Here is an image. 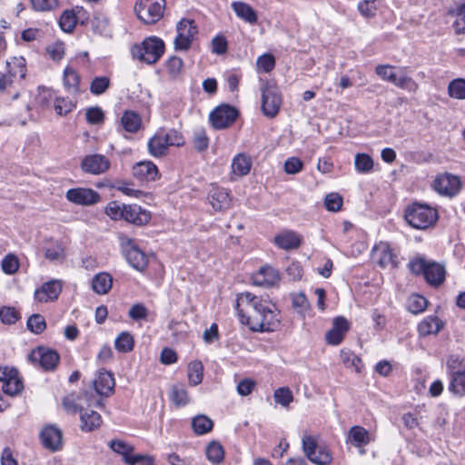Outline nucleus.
I'll list each match as a JSON object with an SVG mask.
<instances>
[{"label": "nucleus", "instance_id": "f257e3e1", "mask_svg": "<svg viewBox=\"0 0 465 465\" xmlns=\"http://www.w3.org/2000/svg\"><path fill=\"white\" fill-rule=\"evenodd\" d=\"M235 310L240 322L252 331H274L280 327L279 312L271 308L267 300L249 292L238 295Z\"/></svg>", "mask_w": 465, "mask_h": 465}, {"label": "nucleus", "instance_id": "f03ea898", "mask_svg": "<svg viewBox=\"0 0 465 465\" xmlns=\"http://www.w3.org/2000/svg\"><path fill=\"white\" fill-rule=\"evenodd\" d=\"M406 222L413 228L425 230L438 221V212L426 203H412L404 213Z\"/></svg>", "mask_w": 465, "mask_h": 465}, {"label": "nucleus", "instance_id": "7ed1b4c3", "mask_svg": "<svg viewBox=\"0 0 465 465\" xmlns=\"http://www.w3.org/2000/svg\"><path fill=\"white\" fill-rule=\"evenodd\" d=\"M410 270L414 274H423L426 282L432 286H440L445 280V267L436 262L420 257L410 262Z\"/></svg>", "mask_w": 465, "mask_h": 465}, {"label": "nucleus", "instance_id": "20e7f679", "mask_svg": "<svg viewBox=\"0 0 465 465\" xmlns=\"http://www.w3.org/2000/svg\"><path fill=\"white\" fill-rule=\"evenodd\" d=\"M164 52V43L158 37H148L143 40L141 45H134L132 48V54L134 58L146 64L156 63Z\"/></svg>", "mask_w": 465, "mask_h": 465}, {"label": "nucleus", "instance_id": "39448f33", "mask_svg": "<svg viewBox=\"0 0 465 465\" xmlns=\"http://www.w3.org/2000/svg\"><path fill=\"white\" fill-rule=\"evenodd\" d=\"M376 74L384 81L390 82L399 88L415 93L418 90V84L405 73L404 68L393 71L389 64H380L375 68Z\"/></svg>", "mask_w": 465, "mask_h": 465}, {"label": "nucleus", "instance_id": "423d86ee", "mask_svg": "<svg viewBox=\"0 0 465 465\" xmlns=\"http://www.w3.org/2000/svg\"><path fill=\"white\" fill-rule=\"evenodd\" d=\"M165 5V0H137L134 12L143 23L153 25L163 18Z\"/></svg>", "mask_w": 465, "mask_h": 465}, {"label": "nucleus", "instance_id": "0eeeda50", "mask_svg": "<svg viewBox=\"0 0 465 465\" xmlns=\"http://www.w3.org/2000/svg\"><path fill=\"white\" fill-rule=\"evenodd\" d=\"M118 239L128 263L137 271H143L148 263L146 255L125 234L119 233Z\"/></svg>", "mask_w": 465, "mask_h": 465}, {"label": "nucleus", "instance_id": "6e6552de", "mask_svg": "<svg viewBox=\"0 0 465 465\" xmlns=\"http://www.w3.org/2000/svg\"><path fill=\"white\" fill-rule=\"evenodd\" d=\"M177 35L173 44L176 50L186 51L193 43V38L198 34L197 26L193 20L182 19L176 25Z\"/></svg>", "mask_w": 465, "mask_h": 465}, {"label": "nucleus", "instance_id": "1a4fd4ad", "mask_svg": "<svg viewBox=\"0 0 465 465\" xmlns=\"http://www.w3.org/2000/svg\"><path fill=\"white\" fill-rule=\"evenodd\" d=\"M262 93V112L269 117H275L281 108L282 96L279 90L268 84L261 88Z\"/></svg>", "mask_w": 465, "mask_h": 465}, {"label": "nucleus", "instance_id": "9d476101", "mask_svg": "<svg viewBox=\"0 0 465 465\" xmlns=\"http://www.w3.org/2000/svg\"><path fill=\"white\" fill-rule=\"evenodd\" d=\"M238 117V111L232 105L221 104L214 108L209 120L214 129H224L232 125Z\"/></svg>", "mask_w": 465, "mask_h": 465}, {"label": "nucleus", "instance_id": "9b49d317", "mask_svg": "<svg viewBox=\"0 0 465 465\" xmlns=\"http://www.w3.org/2000/svg\"><path fill=\"white\" fill-rule=\"evenodd\" d=\"M460 185V178L448 173L439 174L433 182V189L439 194L449 197L456 195Z\"/></svg>", "mask_w": 465, "mask_h": 465}, {"label": "nucleus", "instance_id": "f8f14e48", "mask_svg": "<svg viewBox=\"0 0 465 465\" xmlns=\"http://www.w3.org/2000/svg\"><path fill=\"white\" fill-rule=\"evenodd\" d=\"M28 359L32 362H38L45 371H53L58 364L60 357L54 350L38 347L29 354Z\"/></svg>", "mask_w": 465, "mask_h": 465}, {"label": "nucleus", "instance_id": "ddd939ff", "mask_svg": "<svg viewBox=\"0 0 465 465\" xmlns=\"http://www.w3.org/2000/svg\"><path fill=\"white\" fill-rule=\"evenodd\" d=\"M111 163L107 157L102 154L94 153L84 157L81 162V169L84 173L99 175L110 168Z\"/></svg>", "mask_w": 465, "mask_h": 465}, {"label": "nucleus", "instance_id": "4468645a", "mask_svg": "<svg viewBox=\"0 0 465 465\" xmlns=\"http://www.w3.org/2000/svg\"><path fill=\"white\" fill-rule=\"evenodd\" d=\"M66 199L77 205H93L97 203L101 197L100 194L90 188H72L65 193Z\"/></svg>", "mask_w": 465, "mask_h": 465}, {"label": "nucleus", "instance_id": "2eb2a0df", "mask_svg": "<svg viewBox=\"0 0 465 465\" xmlns=\"http://www.w3.org/2000/svg\"><path fill=\"white\" fill-rule=\"evenodd\" d=\"M372 259L381 268L398 266L397 256L387 242H380L372 250Z\"/></svg>", "mask_w": 465, "mask_h": 465}, {"label": "nucleus", "instance_id": "dca6fc26", "mask_svg": "<svg viewBox=\"0 0 465 465\" xmlns=\"http://www.w3.org/2000/svg\"><path fill=\"white\" fill-rule=\"evenodd\" d=\"M208 201L215 211L223 212L230 208L231 197L228 190L211 184L207 194Z\"/></svg>", "mask_w": 465, "mask_h": 465}, {"label": "nucleus", "instance_id": "f3484780", "mask_svg": "<svg viewBox=\"0 0 465 465\" xmlns=\"http://www.w3.org/2000/svg\"><path fill=\"white\" fill-rule=\"evenodd\" d=\"M114 385L113 374L104 370L98 371L93 381L94 389L101 397H109L114 392Z\"/></svg>", "mask_w": 465, "mask_h": 465}, {"label": "nucleus", "instance_id": "a211bd4d", "mask_svg": "<svg viewBox=\"0 0 465 465\" xmlns=\"http://www.w3.org/2000/svg\"><path fill=\"white\" fill-rule=\"evenodd\" d=\"M349 329L350 323L344 317H336L333 320L332 328L325 334L326 342L330 345H339Z\"/></svg>", "mask_w": 465, "mask_h": 465}, {"label": "nucleus", "instance_id": "6ab92c4d", "mask_svg": "<svg viewBox=\"0 0 465 465\" xmlns=\"http://www.w3.org/2000/svg\"><path fill=\"white\" fill-rule=\"evenodd\" d=\"M62 291V283L58 280H52L44 283L35 292V299L39 302H48L57 300Z\"/></svg>", "mask_w": 465, "mask_h": 465}, {"label": "nucleus", "instance_id": "aec40b11", "mask_svg": "<svg viewBox=\"0 0 465 465\" xmlns=\"http://www.w3.org/2000/svg\"><path fill=\"white\" fill-rule=\"evenodd\" d=\"M124 208V220L129 223L136 226H143L147 224L151 220L150 212L143 209L138 204H126V207Z\"/></svg>", "mask_w": 465, "mask_h": 465}, {"label": "nucleus", "instance_id": "412c9836", "mask_svg": "<svg viewBox=\"0 0 465 465\" xmlns=\"http://www.w3.org/2000/svg\"><path fill=\"white\" fill-rule=\"evenodd\" d=\"M43 445L51 451H57L62 447V431L54 425L45 426L40 434Z\"/></svg>", "mask_w": 465, "mask_h": 465}, {"label": "nucleus", "instance_id": "4be33fe9", "mask_svg": "<svg viewBox=\"0 0 465 465\" xmlns=\"http://www.w3.org/2000/svg\"><path fill=\"white\" fill-rule=\"evenodd\" d=\"M133 175L141 182L154 181L158 175V169L153 162H139L133 167Z\"/></svg>", "mask_w": 465, "mask_h": 465}, {"label": "nucleus", "instance_id": "5701e85b", "mask_svg": "<svg viewBox=\"0 0 465 465\" xmlns=\"http://www.w3.org/2000/svg\"><path fill=\"white\" fill-rule=\"evenodd\" d=\"M280 281L278 272L271 266L262 267L258 272L252 275V282L257 286L270 287Z\"/></svg>", "mask_w": 465, "mask_h": 465}, {"label": "nucleus", "instance_id": "b1692460", "mask_svg": "<svg viewBox=\"0 0 465 465\" xmlns=\"http://www.w3.org/2000/svg\"><path fill=\"white\" fill-rule=\"evenodd\" d=\"M15 67L11 68V63L7 62L6 65L9 67L7 74H4L0 75V91L5 90L8 86H10L13 83V77L15 76L16 74H20V78L24 79L25 77L26 69L25 64V60L23 58L15 59Z\"/></svg>", "mask_w": 465, "mask_h": 465}, {"label": "nucleus", "instance_id": "393cba45", "mask_svg": "<svg viewBox=\"0 0 465 465\" xmlns=\"http://www.w3.org/2000/svg\"><path fill=\"white\" fill-rule=\"evenodd\" d=\"M109 447L113 451H114L117 454H120L126 464H136V459H134L135 454H133V451L134 450V446L121 440H112L109 442Z\"/></svg>", "mask_w": 465, "mask_h": 465}, {"label": "nucleus", "instance_id": "a878e982", "mask_svg": "<svg viewBox=\"0 0 465 465\" xmlns=\"http://www.w3.org/2000/svg\"><path fill=\"white\" fill-rule=\"evenodd\" d=\"M274 243L281 249H296L301 245V237L292 231H285L274 237Z\"/></svg>", "mask_w": 465, "mask_h": 465}, {"label": "nucleus", "instance_id": "bb28decb", "mask_svg": "<svg viewBox=\"0 0 465 465\" xmlns=\"http://www.w3.org/2000/svg\"><path fill=\"white\" fill-rule=\"evenodd\" d=\"M80 429L85 432L93 431L102 424L101 415L94 411H84L80 415Z\"/></svg>", "mask_w": 465, "mask_h": 465}, {"label": "nucleus", "instance_id": "cd10ccee", "mask_svg": "<svg viewBox=\"0 0 465 465\" xmlns=\"http://www.w3.org/2000/svg\"><path fill=\"white\" fill-rule=\"evenodd\" d=\"M63 84L67 93L77 94L80 91V75L72 67H65L63 75Z\"/></svg>", "mask_w": 465, "mask_h": 465}, {"label": "nucleus", "instance_id": "c85d7f7f", "mask_svg": "<svg viewBox=\"0 0 465 465\" xmlns=\"http://www.w3.org/2000/svg\"><path fill=\"white\" fill-rule=\"evenodd\" d=\"M232 7L236 15L246 23H249L250 25L257 23V14L250 5L243 2H233L232 4Z\"/></svg>", "mask_w": 465, "mask_h": 465}, {"label": "nucleus", "instance_id": "c756f323", "mask_svg": "<svg viewBox=\"0 0 465 465\" xmlns=\"http://www.w3.org/2000/svg\"><path fill=\"white\" fill-rule=\"evenodd\" d=\"M167 142L163 134V131H158L148 142V150L150 154L154 157H160L167 153Z\"/></svg>", "mask_w": 465, "mask_h": 465}, {"label": "nucleus", "instance_id": "7c9ffc66", "mask_svg": "<svg viewBox=\"0 0 465 465\" xmlns=\"http://www.w3.org/2000/svg\"><path fill=\"white\" fill-rule=\"evenodd\" d=\"M121 125L128 133H137L142 126L141 116L134 111L126 110L121 118Z\"/></svg>", "mask_w": 465, "mask_h": 465}, {"label": "nucleus", "instance_id": "2f4dec72", "mask_svg": "<svg viewBox=\"0 0 465 465\" xmlns=\"http://www.w3.org/2000/svg\"><path fill=\"white\" fill-rule=\"evenodd\" d=\"M443 327L442 322L437 316H428L418 325V331L421 336L438 333Z\"/></svg>", "mask_w": 465, "mask_h": 465}, {"label": "nucleus", "instance_id": "473e14b6", "mask_svg": "<svg viewBox=\"0 0 465 465\" xmlns=\"http://www.w3.org/2000/svg\"><path fill=\"white\" fill-rule=\"evenodd\" d=\"M113 285V278L107 272H100L96 274L92 281V288L98 294L107 293Z\"/></svg>", "mask_w": 465, "mask_h": 465}, {"label": "nucleus", "instance_id": "72a5a7b5", "mask_svg": "<svg viewBox=\"0 0 465 465\" xmlns=\"http://www.w3.org/2000/svg\"><path fill=\"white\" fill-rule=\"evenodd\" d=\"M252 167V161L244 153H239L232 159V170L238 176H243L249 173Z\"/></svg>", "mask_w": 465, "mask_h": 465}, {"label": "nucleus", "instance_id": "f704fd0d", "mask_svg": "<svg viewBox=\"0 0 465 465\" xmlns=\"http://www.w3.org/2000/svg\"><path fill=\"white\" fill-rule=\"evenodd\" d=\"M44 252L45 257L50 261H59L65 257L64 247L58 241L46 242Z\"/></svg>", "mask_w": 465, "mask_h": 465}, {"label": "nucleus", "instance_id": "c9c22d12", "mask_svg": "<svg viewBox=\"0 0 465 465\" xmlns=\"http://www.w3.org/2000/svg\"><path fill=\"white\" fill-rule=\"evenodd\" d=\"M449 390L455 395H465V371H456L451 372Z\"/></svg>", "mask_w": 465, "mask_h": 465}, {"label": "nucleus", "instance_id": "e433bc0d", "mask_svg": "<svg viewBox=\"0 0 465 465\" xmlns=\"http://www.w3.org/2000/svg\"><path fill=\"white\" fill-rule=\"evenodd\" d=\"M192 428L195 434L203 435L213 428V421L205 415L200 414L192 420Z\"/></svg>", "mask_w": 465, "mask_h": 465}, {"label": "nucleus", "instance_id": "4c0bfd02", "mask_svg": "<svg viewBox=\"0 0 465 465\" xmlns=\"http://www.w3.org/2000/svg\"><path fill=\"white\" fill-rule=\"evenodd\" d=\"M449 14L455 16L453 28L457 35H465V4L450 9Z\"/></svg>", "mask_w": 465, "mask_h": 465}, {"label": "nucleus", "instance_id": "58836bf2", "mask_svg": "<svg viewBox=\"0 0 465 465\" xmlns=\"http://www.w3.org/2000/svg\"><path fill=\"white\" fill-rule=\"evenodd\" d=\"M349 438L355 447L367 445L370 441L368 430L361 426L351 427L349 430Z\"/></svg>", "mask_w": 465, "mask_h": 465}, {"label": "nucleus", "instance_id": "ea45409f", "mask_svg": "<svg viewBox=\"0 0 465 465\" xmlns=\"http://www.w3.org/2000/svg\"><path fill=\"white\" fill-rule=\"evenodd\" d=\"M170 399L178 407L184 406L189 402L186 389L183 384H174L170 391Z\"/></svg>", "mask_w": 465, "mask_h": 465}, {"label": "nucleus", "instance_id": "a19ab883", "mask_svg": "<svg viewBox=\"0 0 465 465\" xmlns=\"http://www.w3.org/2000/svg\"><path fill=\"white\" fill-rule=\"evenodd\" d=\"M134 340L128 331L121 332L114 341V347L119 352L126 353L133 351Z\"/></svg>", "mask_w": 465, "mask_h": 465}, {"label": "nucleus", "instance_id": "79ce46f5", "mask_svg": "<svg viewBox=\"0 0 465 465\" xmlns=\"http://www.w3.org/2000/svg\"><path fill=\"white\" fill-rule=\"evenodd\" d=\"M448 94L453 99L465 100V79L451 80L448 84Z\"/></svg>", "mask_w": 465, "mask_h": 465}, {"label": "nucleus", "instance_id": "37998d69", "mask_svg": "<svg viewBox=\"0 0 465 465\" xmlns=\"http://www.w3.org/2000/svg\"><path fill=\"white\" fill-rule=\"evenodd\" d=\"M203 366L199 361H193L188 365V380L191 385L196 386L203 381Z\"/></svg>", "mask_w": 465, "mask_h": 465}, {"label": "nucleus", "instance_id": "c03bdc74", "mask_svg": "<svg viewBox=\"0 0 465 465\" xmlns=\"http://www.w3.org/2000/svg\"><path fill=\"white\" fill-rule=\"evenodd\" d=\"M125 203H121L117 201L109 202L104 207V213L114 221L124 220Z\"/></svg>", "mask_w": 465, "mask_h": 465}, {"label": "nucleus", "instance_id": "a18cd8bd", "mask_svg": "<svg viewBox=\"0 0 465 465\" xmlns=\"http://www.w3.org/2000/svg\"><path fill=\"white\" fill-rule=\"evenodd\" d=\"M207 459L214 463L218 464L224 459V450L223 446L218 441H212L206 448Z\"/></svg>", "mask_w": 465, "mask_h": 465}, {"label": "nucleus", "instance_id": "49530a36", "mask_svg": "<svg viewBox=\"0 0 465 465\" xmlns=\"http://www.w3.org/2000/svg\"><path fill=\"white\" fill-rule=\"evenodd\" d=\"M111 81L107 76H95L90 84V92L94 95L104 94L110 87Z\"/></svg>", "mask_w": 465, "mask_h": 465}, {"label": "nucleus", "instance_id": "de8ad7c7", "mask_svg": "<svg viewBox=\"0 0 465 465\" xmlns=\"http://www.w3.org/2000/svg\"><path fill=\"white\" fill-rule=\"evenodd\" d=\"M354 165L359 173H370L373 168V160L367 153H357L354 159Z\"/></svg>", "mask_w": 465, "mask_h": 465}, {"label": "nucleus", "instance_id": "09e8293b", "mask_svg": "<svg viewBox=\"0 0 465 465\" xmlns=\"http://www.w3.org/2000/svg\"><path fill=\"white\" fill-rule=\"evenodd\" d=\"M308 460L315 465H330L332 461V455L325 447L318 448Z\"/></svg>", "mask_w": 465, "mask_h": 465}, {"label": "nucleus", "instance_id": "8fccbe9b", "mask_svg": "<svg viewBox=\"0 0 465 465\" xmlns=\"http://www.w3.org/2000/svg\"><path fill=\"white\" fill-rule=\"evenodd\" d=\"M341 358L347 368H354L356 372H360L362 368V361L360 357L351 351H341Z\"/></svg>", "mask_w": 465, "mask_h": 465}, {"label": "nucleus", "instance_id": "3c124183", "mask_svg": "<svg viewBox=\"0 0 465 465\" xmlns=\"http://www.w3.org/2000/svg\"><path fill=\"white\" fill-rule=\"evenodd\" d=\"M26 325L28 330L35 334L42 333L46 328L45 320L41 314L31 315L27 320Z\"/></svg>", "mask_w": 465, "mask_h": 465}, {"label": "nucleus", "instance_id": "603ef678", "mask_svg": "<svg viewBox=\"0 0 465 465\" xmlns=\"http://www.w3.org/2000/svg\"><path fill=\"white\" fill-rule=\"evenodd\" d=\"M75 25L76 17L74 13L70 10L64 11L59 19L60 28L65 33H71L74 29Z\"/></svg>", "mask_w": 465, "mask_h": 465}, {"label": "nucleus", "instance_id": "864d4df0", "mask_svg": "<svg viewBox=\"0 0 465 465\" xmlns=\"http://www.w3.org/2000/svg\"><path fill=\"white\" fill-rule=\"evenodd\" d=\"M54 107L57 114L65 115L75 107V103H74L69 98L55 97L54 102Z\"/></svg>", "mask_w": 465, "mask_h": 465}, {"label": "nucleus", "instance_id": "5fc2aeb1", "mask_svg": "<svg viewBox=\"0 0 465 465\" xmlns=\"http://www.w3.org/2000/svg\"><path fill=\"white\" fill-rule=\"evenodd\" d=\"M24 389V384L22 378L19 376V373L14 375L6 384L3 385V391L5 393L15 396L22 391Z\"/></svg>", "mask_w": 465, "mask_h": 465}, {"label": "nucleus", "instance_id": "6e6d98bb", "mask_svg": "<svg viewBox=\"0 0 465 465\" xmlns=\"http://www.w3.org/2000/svg\"><path fill=\"white\" fill-rule=\"evenodd\" d=\"M273 398L275 402L282 407H288L293 401L292 392L288 387H281L277 389L273 393Z\"/></svg>", "mask_w": 465, "mask_h": 465}, {"label": "nucleus", "instance_id": "4d7b16f0", "mask_svg": "<svg viewBox=\"0 0 465 465\" xmlns=\"http://www.w3.org/2000/svg\"><path fill=\"white\" fill-rule=\"evenodd\" d=\"M427 303L428 302L423 296L413 294L409 299L408 310L413 314H418L426 309Z\"/></svg>", "mask_w": 465, "mask_h": 465}, {"label": "nucleus", "instance_id": "13d9d810", "mask_svg": "<svg viewBox=\"0 0 465 465\" xmlns=\"http://www.w3.org/2000/svg\"><path fill=\"white\" fill-rule=\"evenodd\" d=\"M163 134L167 142L168 146L180 147L185 143V140L181 132L175 129H169L167 131L162 130Z\"/></svg>", "mask_w": 465, "mask_h": 465}, {"label": "nucleus", "instance_id": "bf43d9fd", "mask_svg": "<svg viewBox=\"0 0 465 465\" xmlns=\"http://www.w3.org/2000/svg\"><path fill=\"white\" fill-rule=\"evenodd\" d=\"M193 147L197 152H203L209 146V138L204 129H197L193 138Z\"/></svg>", "mask_w": 465, "mask_h": 465}, {"label": "nucleus", "instance_id": "052dcab7", "mask_svg": "<svg viewBox=\"0 0 465 465\" xmlns=\"http://www.w3.org/2000/svg\"><path fill=\"white\" fill-rule=\"evenodd\" d=\"M81 400L80 397H76L74 395H68L63 400V406L64 410L69 413H83L85 410H84L83 406L78 403V401Z\"/></svg>", "mask_w": 465, "mask_h": 465}, {"label": "nucleus", "instance_id": "680f3d73", "mask_svg": "<svg viewBox=\"0 0 465 465\" xmlns=\"http://www.w3.org/2000/svg\"><path fill=\"white\" fill-rule=\"evenodd\" d=\"M342 205V197L337 193H331L325 196L324 206L330 212H338Z\"/></svg>", "mask_w": 465, "mask_h": 465}, {"label": "nucleus", "instance_id": "e2e57ef3", "mask_svg": "<svg viewBox=\"0 0 465 465\" xmlns=\"http://www.w3.org/2000/svg\"><path fill=\"white\" fill-rule=\"evenodd\" d=\"M1 267L5 273L14 274L19 268V262L15 255L7 254L1 262Z\"/></svg>", "mask_w": 465, "mask_h": 465}, {"label": "nucleus", "instance_id": "0e129e2a", "mask_svg": "<svg viewBox=\"0 0 465 465\" xmlns=\"http://www.w3.org/2000/svg\"><path fill=\"white\" fill-rule=\"evenodd\" d=\"M256 64L258 70L263 73H270L275 66V59L271 54H263L258 57Z\"/></svg>", "mask_w": 465, "mask_h": 465}, {"label": "nucleus", "instance_id": "69168bd1", "mask_svg": "<svg viewBox=\"0 0 465 465\" xmlns=\"http://www.w3.org/2000/svg\"><path fill=\"white\" fill-rule=\"evenodd\" d=\"M302 450L305 456L311 458V456L318 450V448H322V446H318L315 439L311 435H304L302 440Z\"/></svg>", "mask_w": 465, "mask_h": 465}, {"label": "nucleus", "instance_id": "338daca9", "mask_svg": "<svg viewBox=\"0 0 465 465\" xmlns=\"http://www.w3.org/2000/svg\"><path fill=\"white\" fill-rule=\"evenodd\" d=\"M303 163L298 157H289L284 163V171L288 174H296L302 170Z\"/></svg>", "mask_w": 465, "mask_h": 465}, {"label": "nucleus", "instance_id": "774afa93", "mask_svg": "<svg viewBox=\"0 0 465 465\" xmlns=\"http://www.w3.org/2000/svg\"><path fill=\"white\" fill-rule=\"evenodd\" d=\"M0 319L5 324H14L19 319V313L12 307L0 309Z\"/></svg>", "mask_w": 465, "mask_h": 465}]
</instances>
